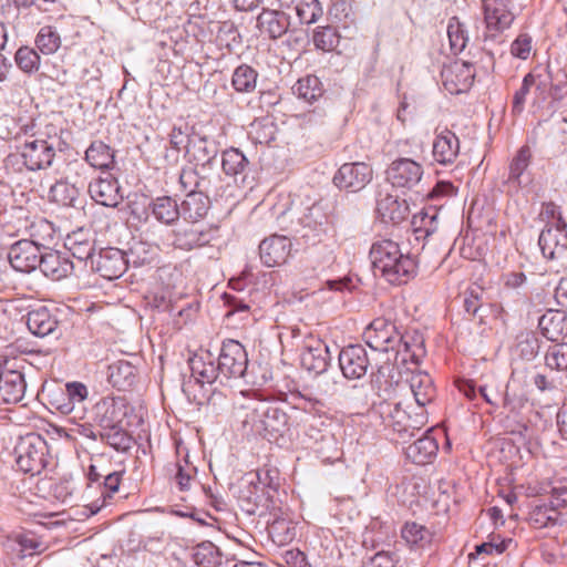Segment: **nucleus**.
Segmentation results:
<instances>
[{
	"label": "nucleus",
	"mask_w": 567,
	"mask_h": 567,
	"mask_svg": "<svg viewBox=\"0 0 567 567\" xmlns=\"http://www.w3.org/2000/svg\"><path fill=\"white\" fill-rule=\"evenodd\" d=\"M434 534L425 525L406 522L401 529V538L410 549H424L433 542Z\"/></svg>",
	"instance_id": "a878e982"
},
{
	"label": "nucleus",
	"mask_w": 567,
	"mask_h": 567,
	"mask_svg": "<svg viewBox=\"0 0 567 567\" xmlns=\"http://www.w3.org/2000/svg\"><path fill=\"white\" fill-rule=\"evenodd\" d=\"M193 378L200 384H212L218 375L219 368L215 365L213 354L200 350L189 359Z\"/></svg>",
	"instance_id": "a211bd4d"
},
{
	"label": "nucleus",
	"mask_w": 567,
	"mask_h": 567,
	"mask_svg": "<svg viewBox=\"0 0 567 567\" xmlns=\"http://www.w3.org/2000/svg\"><path fill=\"white\" fill-rule=\"evenodd\" d=\"M378 212L383 219L398 224L408 216V206L396 198L388 196L378 203Z\"/></svg>",
	"instance_id": "f704fd0d"
},
{
	"label": "nucleus",
	"mask_w": 567,
	"mask_h": 567,
	"mask_svg": "<svg viewBox=\"0 0 567 567\" xmlns=\"http://www.w3.org/2000/svg\"><path fill=\"white\" fill-rule=\"evenodd\" d=\"M54 143L33 135L27 136L18 146L24 166L30 171L41 169L52 163Z\"/></svg>",
	"instance_id": "0eeeda50"
},
{
	"label": "nucleus",
	"mask_w": 567,
	"mask_h": 567,
	"mask_svg": "<svg viewBox=\"0 0 567 567\" xmlns=\"http://www.w3.org/2000/svg\"><path fill=\"white\" fill-rule=\"evenodd\" d=\"M369 256L373 269L392 285L408 284L416 276L415 259L409 254H403L399 244L391 239L375 240Z\"/></svg>",
	"instance_id": "f03ea898"
},
{
	"label": "nucleus",
	"mask_w": 567,
	"mask_h": 567,
	"mask_svg": "<svg viewBox=\"0 0 567 567\" xmlns=\"http://www.w3.org/2000/svg\"><path fill=\"white\" fill-rule=\"evenodd\" d=\"M64 393L61 388L51 390L48 394L49 403L56 412L62 415H69L71 413V383L65 384Z\"/></svg>",
	"instance_id": "49530a36"
},
{
	"label": "nucleus",
	"mask_w": 567,
	"mask_h": 567,
	"mask_svg": "<svg viewBox=\"0 0 567 567\" xmlns=\"http://www.w3.org/2000/svg\"><path fill=\"white\" fill-rule=\"evenodd\" d=\"M176 474L175 480L182 491L190 488L192 481L195 478L197 468L188 462L186 455L183 461H178L175 464Z\"/></svg>",
	"instance_id": "de8ad7c7"
},
{
	"label": "nucleus",
	"mask_w": 567,
	"mask_h": 567,
	"mask_svg": "<svg viewBox=\"0 0 567 567\" xmlns=\"http://www.w3.org/2000/svg\"><path fill=\"white\" fill-rule=\"evenodd\" d=\"M80 234L84 235L83 240H73V258L79 260L94 259L92 256L94 249V239L90 228H80Z\"/></svg>",
	"instance_id": "a18cd8bd"
},
{
	"label": "nucleus",
	"mask_w": 567,
	"mask_h": 567,
	"mask_svg": "<svg viewBox=\"0 0 567 567\" xmlns=\"http://www.w3.org/2000/svg\"><path fill=\"white\" fill-rule=\"evenodd\" d=\"M293 94L306 103L312 104L323 95V86L316 75H306L292 86Z\"/></svg>",
	"instance_id": "c756f323"
},
{
	"label": "nucleus",
	"mask_w": 567,
	"mask_h": 567,
	"mask_svg": "<svg viewBox=\"0 0 567 567\" xmlns=\"http://www.w3.org/2000/svg\"><path fill=\"white\" fill-rule=\"evenodd\" d=\"M41 229L52 230L51 225L47 220L39 219L30 225V236L32 239L18 240L10 247L8 261L14 270L29 274L41 264V244L38 243Z\"/></svg>",
	"instance_id": "7ed1b4c3"
},
{
	"label": "nucleus",
	"mask_w": 567,
	"mask_h": 567,
	"mask_svg": "<svg viewBox=\"0 0 567 567\" xmlns=\"http://www.w3.org/2000/svg\"><path fill=\"white\" fill-rule=\"evenodd\" d=\"M447 37L451 50L454 53H461L466 48L468 42V31L458 18L453 17L449 20Z\"/></svg>",
	"instance_id": "e433bc0d"
},
{
	"label": "nucleus",
	"mask_w": 567,
	"mask_h": 567,
	"mask_svg": "<svg viewBox=\"0 0 567 567\" xmlns=\"http://www.w3.org/2000/svg\"><path fill=\"white\" fill-rule=\"evenodd\" d=\"M76 511L73 514V519L76 520H84L85 518H89L90 516L96 514L100 509V506L97 504H91L89 506H80L76 505Z\"/></svg>",
	"instance_id": "338daca9"
},
{
	"label": "nucleus",
	"mask_w": 567,
	"mask_h": 567,
	"mask_svg": "<svg viewBox=\"0 0 567 567\" xmlns=\"http://www.w3.org/2000/svg\"><path fill=\"white\" fill-rule=\"evenodd\" d=\"M30 516V518L40 524V525H44V526H53V525H58L60 524V522H64L65 519H62V520H52L54 517L59 516V514L56 513H29L28 514Z\"/></svg>",
	"instance_id": "69168bd1"
},
{
	"label": "nucleus",
	"mask_w": 567,
	"mask_h": 567,
	"mask_svg": "<svg viewBox=\"0 0 567 567\" xmlns=\"http://www.w3.org/2000/svg\"><path fill=\"white\" fill-rule=\"evenodd\" d=\"M124 405L121 402L112 400L111 403L107 404L105 413L103 415L102 422L104 427H113L117 426L122 422V417L124 416Z\"/></svg>",
	"instance_id": "4d7b16f0"
},
{
	"label": "nucleus",
	"mask_w": 567,
	"mask_h": 567,
	"mask_svg": "<svg viewBox=\"0 0 567 567\" xmlns=\"http://www.w3.org/2000/svg\"><path fill=\"white\" fill-rule=\"evenodd\" d=\"M268 534L276 545L285 546L293 540L296 527L292 519L287 514H282L269 523Z\"/></svg>",
	"instance_id": "c85d7f7f"
},
{
	"label": "nucleus",
	"mask_w": 567,
	"mask_h": 567,
	"mask_svg": "<svg viewBox=\"0 0 567 567\" xmlns=\"http://www.w3.org/2000/svg\"><path fill=\"white\" fill-rule=\"evenodd\" d=\"M208 199L200 193H190L182 204V214L185 219L196 223L208 213Z\"/></svg>",
	"instance_id": "72a5a7b5"
},
{
	"label": "nucleus",
	"mask_w": 567,
	"mask_h": 567,
	"mask_svg": "<svg viewBox=\"0 0 567 567\" xmlns=\"http://www.w3.org/2000/svg\"><path fill=\"white\" fill-rule=\"evenodd\" d=\"M39 268L45 277L51 278L52 280H61L68 277L71 264L60 251L53 250L42 254Z\"/></svg>",
	"instance_id": "cd10ccee"
},
{
	"label": "nucleus",
	"mask_w": 567,
	"mask_h": 567,
	"mask_svg": "<svg viewBox=\"0 0 567 567\" xmlns=\"http://www.w3.org/2000/svg\"><path fill=\"white\" fill-rule=\"evenodd\" d=\"M209 240L210 238L207 233L192 225L189 228L177 231L174 243L181 249L192 250L207 245Z\"/></svg>",
	"instance_id": "473e14b6"
},
{
	"label": "nucleus",
	"mask_w": 567,
	"mask_h": 567,
	"mask_svg": "<svg viewBox=\"0 0 567 567\" xmlns=\"http://www.w3.org/2000/svg\"><path fill=\"white\" fill-rule=\"evenodd\" d=\"M545 338L553 342L561 341L567 336V315L560 310H548L538 322Z\"/></svg>",
	"instance_id": "5701e85b"
},
{
	"label": "nucleus",
	"mask_w": 567,
	"mask_h": 567,
	"mask_svg": "<svg viewBox=\"0 0 567 567\" xmlns=\"http://www.w3.org/2000/svg\"><path fill=\"white\" fill-rule=\"evenodd\" d=\"M460 154V140L454 132L444 128L436 132L432 145L434 161L443 166L452 165Z\"/></svg>",
	"instance_id": "f3484780"
},
{
	"label": "nucleus",
	"mask_w": 567,
	"mask_h": 567,
	"mask_svg": "<svg viewBox=\"0 0 567 567\" xmlns=\"http://www.w3.org/2000/svg\"><path fill=\"white\" fill-rule=\"evenodd\" d=\"M35 44L43 54H52L60 48L61 41L51 27H43L37 35Z\"/></svg>",
	"instance_id": "c03bdc74"
},
{
	"label": "nucleus",
	"mask_w": 567,
	"mask_h": 567,
	"mask_svg": "<svg viewBox=\"0 0 567 567\" xmlns=\"http://www.w3.org/2000/svg\"><path fill=\"white\" fill-rule=\"evenodd\" d=\"M512 543L511 538L499 539L498 536H492L488 542L476 546V554L501 555L508 549Z\"/></svg>",
	"instance_id": "864d4df0"
},
{
	"label": "nucleus",
	"mask_w": 567,
	"mask_h": 567,
	"mask_svg": "<svg viewBox=\"0 0 567 567\" xmlns=\"http://www.w3.org/2000/svg\"><path fill=\"white\" fill-rule=\"evenodd\" d=\"M248 161L243 152L237 148H229L223 153L221 167L227 175H238L243 173Z\"/></svg>",
	"instance_id": "ea45409f"
},
{
	"label": "nucleus",
	"mask_w": 567,
	"mask_h": 567,
	"mask_svg": "<svg viewBox=\"0 0 567 567\" xmlns=\"http://www.w3.org/2000/svg\"><path fill=\"white\" fill-rule=\"evenodd\" d=\"M14 61L24 73L37 72L40 68V55L30 47H21L16 52Z\"/></svg>",
	"instance_id": "79ce46f5"
},
{
	"label": "nucleus",
	"mask_w": 567,
	"mask_h": 567,
	"mask_svg": "<svg viewBox=\"0 0 567 567\" xmlns=\"http://www.w3.org/2000/svg\"><path fill=\"white\" fill-rule=\"evenodd\" d=\"M545 363L550 370L567 371V343H557L548 348Z\"/></svg>",
	"instance_id": "37998d69"
},
{
	"label": "nucleus",
	"mask_w": 567,
	"mask_h": 567,
	"mask_svg": "<svg viewBox=\"0 0 567 567\" xmlns=\"http://www.w3.org/2000/svg\"><path fill=\"white\" fill-rule=\"evenodd\" d=\"M126 268L127 261L125 255L118 248L110 247L102 249L97 256L92 259V269L109 280L121 277Z\"/></svg>",
	"instance_id": "f8f14e48"
},
{
	"label": "nucleus",
	"mask_w": 567,
	"mask_h": 567,
	"mask_svg": "<svg viewBox=\"0 0 567 567\" xmlns=\"http://www.w3.org/2000/svg\"><path fill=\"white\" fill-rule=\"evenodd\" d=\"M114 152L105 143L93 142L85 152L87 163L99 169L111 168L114 164Z\"/></svg>",
	"instance_id": "2f4dec72"
},
{
	"label": "nucleus",
	"mask_w": 567,
	"mask_h": 567,
	"mask_svg": "<svg viewBox=\"0 0 567 567\" xmlns=\"http://www.w3.org/2000/svg\"><path fill=\"white\" fill-rule=\"evenodd\" d=\"M291 251V241L286 236L274 235L259 245V256L266 267L284 265Z\"/></svg>",
	"instance_id": "2eb2a0df"
},
{
	"label": "nucleus",
	"mask_w": 567,
	"mask_h": 567,
	"mask_svg": "<svg viewBox=\"0 0 567 567\" xmlns=\"http://www.w3.org/2000/svg\"><path fill=\"white\" fill-rule=\"evenodd\" d=\"M27 326L33 334L44 337L55 329L56 320L45 307H40L28 313Z\"/></svg>",
	"instance_id": "7c9ffc66"
},
{
	"label": "nucleus",
	"mask_w": 567,
	"mask_h": 567,
	"mask_svg": "<svg viewBox=\"0 0 567 567\" xmlns=\"http://www.w3.org/2000/svg\"><path fill=\"white\" fill-rule=\"evenodd\" d=\"M339 364L347 379H360L365 375L370 365L367 350L360 346H349L341 350Z\"/></svg>",
	"instance_id": "4468645a"
},
{
	"label": "nucleus",
	"mask_w": 567,
	"mask_h": 567,
	"mask_svg": "<svg viewBox=\"0 0 567 567\" xmlns=\"http://www.w3.org/2000/svg\"><path fill=\"white\" fill-rule=\"evenodd\" d=\"M536 83V76L533 73H527L522 82V86L517 90L513 97V110L515 112H522L526 97L530 91V87Z\"/></svg>",
	"instance_id": "5fc2aeb1"
},
{
	"label": "nucleus",
	"mask_w": 567,
	"mask_h": 567,
	"mask_svg": "<svg viewBox=\"0 0 567 567\" xmlns=\"http://www.w3.org/2000/svg\"><path fill=\"white\" fill-rule=\"evenodd\" d=\"M25 382L23 374L16 370L0 372V401L3 403H17L24 394Z\"/></svg>",
	"instance_id": "4be33fe9"
},
{
	"label": "nucleus",
	"mask_w": 567,
	"mask_h": 567,
	"mask_svg": "<svg viewBox=\"0 0 567 567\" xmlns=\"http://www.w3.org/2000/svg\"><path fill=\"white\" fill-rule=\"evenodd\" d=\"M399 557L393 551H378L370 558L367 567H398Z\"/></svg>",
	"instance_id": "680f3d73"
},
{
	"label": "nucleus",
	"mask_w": 567,
	"mask_h": 567,
	"mask_svg": "<svg viewBox=\"0 0 567 567\" xmlns=\"http://www.w3.org/2000/svg\"><path fill=\"white\" fill-rule=\"evenodd\" d=\"M106 442L116 451L125 452L132 447V436L117 426L110 427L105 433Z\"/></svg>",
	"instance_id": "3c124183"
},
{
	"label": "nucleus",
	"mask_w": 567,
	"mask_h": 567,
	"mask_svg": "<svg viewBox=\"0 0 567 567\" xmlns=\"http://www.w3.org/2000/svg\"><path fill=\"white\" fill-rule=\"evenodd\" d=\"M437 451L439 444L435 439L424 435L406 447L405 455L414 464L424 465L433 461Z\"/></svg>",
	"instance_id": "bb28decb"
},
{
	"label": "nucleus",
	"mask_w": 567,
	"mask_h": 567,
	"mask_svg": "<svg viewBox=\"0 0 567 567\" xmlns=\"http://www.w3.org/2000/svg\"><path fill=\"white\" fill-rule=\"evenodd\" d=\"M296 12L301 23L311 24L320 17L321 9L317 0H300L296 6Z\"/></svg>",
	"instance_id": "8fccbe9b"
},
{
	"label": "nucleus",
	"mask_w": 567,
	"mask_h": 567,
	"mask_svg": "<svg viewBox=\"0 0 567 567\" xmlns=\"http://www.w3.org/2000/svg\"><path fill=\"white\" fill-rule=\"evenodd\" d=\"M188 135L182 126H174L169 133V144L177 152L186 147Z\"/></svg>",
	"instance_id": "e2e57ef3"
},
{
	"label": "nucleus",
	"mask_w": 567,
	"mask_h": 567,
	"mask_svg": "<svg viewBox=\"0 0 567 567\" xmlns=\"http://www.w3.org/2000/svg\"><path fill=\"white\" fill-rule=\"evenodd\" d=\"M540 216L547 221L548 227L566 229L567 224L561 216L560 208L554 203H545Z\"/></svg>",
	"instance_id": "603ef678"
},
{
	"label": "nucleus",
	"mask_w": 567,
	"mask_h": 567,
	"mask_svg": "<svg viewBox=\"0 0 567 567\" xmlns=\"http://www.w3.org/2000/svg\"><path fill=\"white\" fill-rule=\"evenodd\" d=\"M257 78L258 74L251 66L243 64L234 71L231 84L237 92L249 93L256 89Z\"/></svg>",
	"instance_id": "c9c22d12"
},
{
	"label": "nucleus",
	"mask_w": 567,
	"mask_h": 567,
	"mask_svg": "<svg viewBox=\"0 0 567 567\" xmlns=\"http://www.w3.org/2000/svg\"><path fill=\"white\" fill-rule=\"evenodd\" d=\"M533 154L529 146H522L513 156L509 163V173L506 184L509 189L517 190L527 188L532 184V178L527 168L532 162Z\"/></svg>",
	"instance_id": "dca6fc26"
},
{
	"label": "nucleus",
	"mask_w": 567,
	"mask_h": 567,
	"mask_svg": "<svg viewBox=\"0 0 567 567\" xmlns=\"http://www.w3.org/2000/svg\"><path fill=\"white\" fill-rule=\"evenodd\" d=\"M153 214L157 220L172 224L178 218L179 209L176 200L172 197L163 196L153 203Z\"/></svg>",
	"instance_id": "4c0bfd02"
},
{
	"label": "nucleus",
	"mask_w": 567,
	"mask_h": 567,
	"mask_svg": "<svg viewBox=\"0 0 567 567\" xmlns=\"http://www.w3.org/2000/svg\"><path fill=\"white\" fill-rule=\"evenodd\" d=\"M456 386L461 393L464 394L468 400H474L476 398V388L473 381L471 380H457Z\"/></svg>",
	"instance_id": "774afa93"
},
{
	"label": "nucleus",
	"mask_w": 567,
	"mask_h": 567,
	"mask_svg": "<svg viewBox=\"0 0 567 567\" xmlns=\"http://www.w3.org/2000/svg\"><path fill=\"white\" fill-rule=\"evenodd\" d=\"M312 40L317 49L331 52L339 44V34L332 27H318L313 32Z\"/></svg>",
	"instance_id": "a19ab883"
},
{
	"label": "nucleus",
	"mask_w": 567,
	"mask_h": 567,
	"mask_svg": "<svg viewBox=\"0 0 567 567\" xmlns=\"http://www.w3.org/2000/svg\"><path fill=\"white\" fill-rule=\"evenodd\" d=\"M455 194V187L451 182H439L429 193L430 199H439L442 197H451Z\"/></svg>",
	"instance_id": "0e129e2a"
},
{
	"label": "nucleus",
	"mask_w": 567,
	"mask_h": 567,
	"mask_svg": "<svg viewBox=\"0 0 567 567\" xmlns=\"http://www.w3.org/2000/svg\"><path fill=\"white\" fill-rule=\"evenodd\" d=\"M89 192L92 199L107 207H115L122 199L118 183L112 176L94 181L90 184Z\"/></svg>",
	"instance_id": "aec40b11"
},
{
	"label": "nucleus",
	"mask_w": 567,
	"mask_h": 567,
	"mask_svg": "<svg viewBox=\"0 0 567 567\" xmlns=\"http://www.w3.org/2000/svg\"><path fill=\"white\" fill-rule=\"evenodd\" d=\"M50 198L61 206L71 205V188L66 181L56 182L50 188Z\"/></svg>",
	"instance_id": "bf43d9fd"
},
{
	"label": "nucleus",
	"mask_w": 567,
	"mask_h": 567,
	"mask_svg": "<svg viewBox=\"0 0 567 567\" xmlns=\"http://www.w3.org/2000/svg\"><path fill=\"white\" fill-rule=\"evenodd\" d=\"M436 214H430L429 212L415 216L413 220L415 231L420 233L424 237L430 236L436 230Z\"/></svg>",
	"instance_id": "6e6d98bb"
},
{
	"label": "nucleus",
	"mask_w": 567,
	"mask_h": 567,
	"mask_svg": "<svg viewBox=\"0 0 567 567\" xmlns=\"http://www.w3.org/2000/svg\"><path fill=\"white\" fill-rule=\"evenodd\" d=\"M373 178V168L364 162L344 163L333 175L332 182L340 190L358 193Z\"/></svg>",
	"instance_id": "423d86ee"
},
{
	"label": "nucleus",
	"mask_w": 567,
	"mask_h": 567,
	"mask_svg": "<svg viewBox=\"0 0 567 567\" xmlns=\"http://www.w3.org/2000/svg\"><path fill=\"white\" fill-rule=\"evenodd\" d=\"M49 446L37 433L21 436L14 447L17 466L20 471L33 475L40 474L49 463Z\"/></svg>",
	"instance_id": "20e7f679"
},
{
	"label": "nucleus",
	"mask_w": 567,
	"mask_h": 567,
	"mask_svg": "<svg viewBox=\"0 0 567 567\" xmlns=\"http://www.w3.org/2000/svg\"><path fill=\"white\" fill-rule=\"evenodd\" d=\"M367 344L377 351L395 352V361L417 364L424 355L423 340L419 336L401 334L385 318H375L363 333Z\"/></svg>",
	"instance_id": "f257e3e1"
},
{
	"label": "nucleus",
	"mask_w": 567,
	"mask_h": 567,
	"mask_svg": "<svg viewBox=\"0 0 567 567\" xmlns=\"http://www.w3.org/2000/svg\"><path fill=\"white\" fill-rule=\"evenodd\" d=\"M567 489H553V496L557 494L556 503L551 502L550 504H544L539 506H535L528 516V523L529 525L535 529H544V528H551L557 525H561L564 517L561 513L559 512L558 507L561 504H565L566 501L561 499V503L559 502V497L563 494H566Z\"/></svg>",
	"instance_id": "ddd939ff"
},
{
	"label": "nucleus",
	"mask_w": 567,
	"mask_h": 567,
	"mask_svg": "<svg viewBox=\"0 0 567 567\" xmlns=\"http://www.w3.org/2000/svg\"><path fill=\"white\" fill-rule=\"evenodd\" d=\"M328 358L329 351L324 342L313 338L307 340L301 354V363L307 370L316 373L324 371L328 367Z\"/></svg>",
	"instance_id": "412c9836"
},
{
	"label": "nucleus",
	"mask_w": 567,
	"mask_h": 567,
	"mask_svg": "<svg viewBox=\"0 0 567 567\" xmlns=\"http://www.w3.org/2000/svg\"><path fill=\"white\" fill-rule=\"evenodd\" d=\"M509 4V0H482L484 22L492 35L504 32L513 24L515 14Z\"/></svg>",
	"instance_id": "9b49d317"
},
{
	"label": "nucleus",
	"mask_w": 567,
	"mask_h": 567,
	"mask_svg": "<svg viewBox=\"0 0 567 567\" xmlns=\"http://www.w3.org/2000/svg\"><path fill=\"white\" fill-rule=\"evenodd\" d=\"M386 181L395 188L412 189L422 179L423 166L411 158L394 159L386 168Z\"/></svg>",
	"instance_id": "6e6552de"
},
{
	"label": "nucleus",
	"mask_w": 567,
	"mask_h": 567,
	"mask_svg": "<svg viewBox=\"0 0 567 567\" xmlns=\"http://www.w3.org/2000/svg\"><path fill=\"white\" fill-rule=\"evenodd\" d=\"M89 399V390L81 382H73V411L75 410V401L81 404L80 410L73 415V419L82 420L85 415L86 405L84 402Z\"/></svg>",
	"instance_id": "052dcab7"
},
{
	"label": "nucleus",
	"mask_w": 567,
	"mask_h": 567,
	"mask_svg": "<svg viewBox=\"0 0 567 567\" xmlns=\"http://www.w3.org/2000/svg\"><path fill=\"white\" fill-rule=\"evenodd\" d=\"M538 245L546 259L560 257L567 250L566 229L547 227L540 233Z\"/></svg>",
	"instance_id": "6ab92c4d"
},
{
	"label": "nucleus",
	"mask_w": 567,
	"mask_h": 567,
	"mask_svg": "<svg viewBox=\"0 0 567 567\" xmlns=\"http://www.w3.org/2000/svg\"><path fill=\"white\" fill-rule=\"evenodd\" d=\"M533 48L532 37L523 33L519 34L511 44V53L520 60H527Z\"/></svg>",
	"instance_id": "13d9d810"
},
{
	"label": "nucleus",
	"mask_w": 567,
	"mask_h": 567,
	"mask_svg": "<svg viewBox=\"0 0 567 567\" xmlns=\"http://www.w3.org/2000/svg\"><path fill=\"white\" fill-rule=\"evenodd\" d=\"M193 560L199 567H214L219 561V550L212 542L200 543L193 550Z\"/></svg>",
	"instance_id": "58836bf2"
},
{
	"label": "nucleus",
	"mask_w": 567,
	"mask_h": 567,
	"mask_svg": "<svg viewBox=\"0 0 567 567\" xmlns=\"http://www.w3.org/2000/svg\"><path fill=\"white\" fill-rule=\"evenodd\" d=\"M20 551L23 556H33L45 550V544L32 533H23L17 537Z\"/></svg>",
	"instance_id": "09e8293b"
},
{
	"label": "nucleus",
	"mask_w": 567,
	"mask_h": 567,
	"mask_svg": "<svg viewBox=\"0 0 567 567\" xmlns=\"http://www.w3.org/2000/svg\"><path fill=\"white\" fill-rule=\"evenodd\" d=\"M408 382L419 406H424L434 400L436 389L430 374L422 371H413Z\"/></svg>",
	"instance_id": "393cba45"
},
{
	"label": "nucleus",
	"mask_w": 567,
	"mask_h": 567,
	"mask_svg": "<svg viewBox=\"0 0 567 567\" xmlns=\"http://www.w3.org/2000/svg\"><path fill=\"white\" fill-rule=\"evenodd\" d=\"M381 413L384 425L402 440L414 436L415 432L420 431L426 423L424 413H416L412 416L401 404L385 403L382 405Z\"/></svg>",
	"instance_id": "39448f33"
},
{
	"label": "nucleus",
	"mask_w": 567,
	"mask_h": 567,
	"mask_svg": "<svg viewBox=\"0 0 567 567\" xmlns=\"http://www.w3.org/2000/svg\"><path fill=\"white\" fill-rule=\"evenodd\" d=\"M441 78L442 84L449 93L461 94L471 89L475 79V69L468 62L454 60L444 65Z\"/></svg>",
	"instance_id": "1a4fd4ad"
},
{
	"label": "nucleus",
	"mask_w": 567,
	"mask_h": 567,
	"mask_svg": "<svg viewBox=\"0 0 567 567\" xmlns=\"http://www.w3.org/2000/svg\"><path fill=\"white\" fill-rule=\"evenodd\" d=\"M248 365V357L244 346L233 339L225 340L218 358L219 371L227 378H240Z\"/></svg>",
	"instance_id": "9d476101"
},
{
	"label": "nucleus",
	"mask_w": 567,
	"mask_h": 567,
	"mask_svg": "<svg viewBox=\"0 0 567 567\" xmlns=\"http://www.w3.org/2000/svg\"><path fill=\"white\" fill-rule=\"evenodd\" d=\"M288 18L284 12L265 9L257 18V27L262 34L278 39L288 30Z\"/></svg>",
	"instance_id": "b1692460"
}]
</instances>
